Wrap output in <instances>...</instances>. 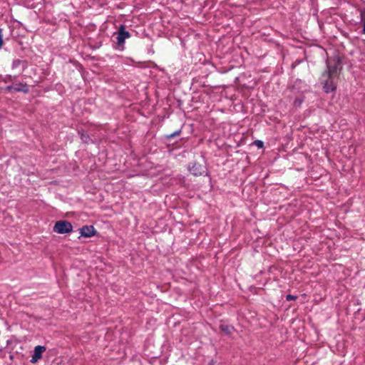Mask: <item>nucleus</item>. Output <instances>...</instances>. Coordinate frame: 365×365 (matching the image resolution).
Listing matches in <instances>:
<instances>
[{
  "label": "nucleus",
  "instance_id": "1",
  "mask_svg": "<svg viewBox=\"0 0 365 365\" xmlns=\"http://www.w3.org/2000/svg\"><path fill=\"white\" fill-rule=\"evenodd\" d=\"M72 225L66 220H60L56 222L53 231L58 234H66L72 231Z\"/></svg>",
  "mask_w": 365,
  "mask_h": 365
},
{
  "label": "nucleus",
  "instance_id": "2",
  "mask_svg": "<svg viewBox=\"0 0 365 365\" xmlns=\"http://www.w3.org/2000/svg\"><path fill=\"white\" fill-rule=\"evenodd\" d=\"M117 36V46L118 48L123 51L124 48L125 40L130 37V33L125 30V26L121 25L118 29Z\"/></svg>",
  "mask_w": 365,
  "mask_h": 365
},
{
  "label": "nucleus",
  "instance_id": "3",
  "mask_svg": "<svg viewBox=\"0 0 365 365\" xmlns=\"http://www.w3.org/2000/svg\"><path fill=\"white\" fill-rule=\"evenodd\" d=\"M339 60L338 58L328 59L327 61L328 71L325 73L329 76H335L339 68Z\"/></svg>",
  "mask_w": 365,
  "mask_h": 365
},
{
  "label": "nucleus",
  "instance_id": "4",
  "mask_svg": "<svg viewBox=\"0 0 365 365\" xmlns=\"http://www.w3.org/2000/svg\"><path fill=\"white\" fill-rule=\"evenodd\" d=\"M334 76H329L326 73L323 75V78H326L324 79V88L325 92L329 93L331 91H333L336 88L335 83L333 81V78Z\"/></svg>",
  "mask_w": 365,
  "mask_h": 365
},
{
  "label": "nucleus",
  "instance_id": "5",
  "mask_svg": "<svg viewBox=\"0 0 365 365\" xmlns=\"http://www.w3.org/2000/svg\"><path fill=\"white\" fill-rule=\"evenodd\" d=\"M46 347L43 346H36L34 350V354L32 355L31 362L33 364L36 363L39 359L42 358V354L46 351Z\"/></svg>",
  "mask_w": 365,
  "mask_h": 365
},
{
  "label": "nucleus",
  "instance_id": "6",
  "mask_svg": "<svg viewBox=\"0 0 365 365\" xmlns=\"http://www.w3.org/2000/svg\"><path fill=\"white\" fill-rule=\"evenodd\" d=\"M82 236L89 237L94 235L95 229L93 226H84L80 230Z\"/></svg>",
  "mask_w": 365,
  "mask_h": 365
},
{
  "label": "nucleus",
  "instance_id": "7",
  "mask_svg": "<svg viewBox=\"0 0 365 365\" xmlns=\"http://www.w3.org/2000/svg\"><path fill=\"white\" fill-rule=\"evenodd\" d=\"M189 170L194 175H200L203 173H205L204 168L202 165H199L197 163H194L189 168Z\"/></svg>",
  "mask_w": 365,
  "mask_h": 365
},
{
  "label": "nucleus",
  "instance_id": "8",
  "mask_svg": "<svg viewBox=\"0 0 365 365\" xmlns=\"http://www.w3.org/2000/svg\"><path fill=\"white\" fill-rule=\"evenodd\" d=\"M222 331L225 332L226 334H231L234 331V328L232 326L228 324H222L220 327Z\"/></svg>",
  "mask_w": 365,
  "mask_h": 365
},
{
  "label": "nucleus",
  "instance_id": "9",
  "mask_svg": "<svg viewBox=\"0 0 365 365\" xmlns=\"http://www.w3.org/2000/svg\"><path fill=\"white\" fill-rule=\"evenodd\" d=\"M14 90L17 91H24V93L28 92V88L26 86H23L22 87H15Z\"/></svg>",
  "mask_w": 365,
  "mask_h": 365
},
{
  "label": "nucleus",
  "instance_id": "10",
  "mask_svg": "<svg viewBox=\"0 0 365 365\" xmlns=\"http://www.w3.org/2000/svg\"><path fill=\"white\" fill-rule=\"evenodd\" d=\"M361 21L364 26V33L365 34V10L361 14Z\"/></svg>",
  "mask_w": 365,
  "mask_h": 365
},
{
  "label": "nucleus",
  "instance_id": "11",
  "mask_svg": "<svg viewBox=\"0 0 365 365\" xmlns=\"http://www.w3.org/2000/svg\"><path fill=\"white\" fill-rule=\"evenodd\" d=\"M179 133H180V131H176V132H175V133H172V134L169 135L168 136V138H173V137H175V136H176V135H179Z\"/></svg>",
  "mask_w": 365,
  "mask_h": 365
},
{
  "label": "nucleus",
  "instance_id": "12",
  "mask_svg": "<svg viewBox=\"0 0 365 365\" xmlns=\"http://www.w3.org/2000/svg\"><path fill=\"white\" fill-rule=\"evenodd\" d=\"M3 45V35H2V31L0 29V48H1Z\"/></svg>",
  "mask_w": 365,
  "mask_h": 365
},
{
  "label": "nucleus",
  "instance_id": "13",
  "mask_svg": "<svg viewBox=\"0 0 365 365\" xmlns=\"http://www.w3.org/2000/svg\"><path fill=\"white\" fill-rule=\"evenodd\" d=\"M255 144H256V145H257V147H259V148H262V145H263V143H262V141H260V140H257V141L255 142Z\"/></svg>",
  "mask_w": 365,
  "mask_h": 365
},
{
  "label": "nucleus",
  "instance_id": "14",
  "mask_svg": "<svg viewBox=\"0 0 365 365\" xmlns=\"http://www.w3.org/2000/svg\"><path fill=\"white\" fill-rule=\"evenodd\" d=\"M294 299H295V297L293 295H287V300H288V301H290V300H292Z\"/></svg>",
  "mask_w": 365,
  "mask_h": 365
}]
</instances>
